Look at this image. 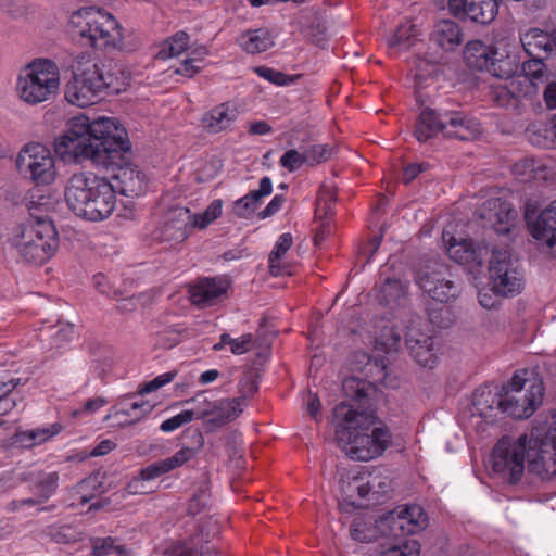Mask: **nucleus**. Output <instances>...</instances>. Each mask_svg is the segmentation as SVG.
Segmentation results:
<instances>
[{
	"instance_id": "obj_17",
	"label": "nucleus",
	"mask_w": 556,
	"mask_h": 556,
	"mask_svg": "<svg viewBox=\"0 0 556 556\" xmlns=\"http://www.w3.org/2000/svg\"><path fill=\"white\" fill-rule=\"evenodd\" d=\"M124 142L123 153H119L121 160H116V162L108 164V166H97L113 172L114 190L117 189L125 197L136 198L146 190V176L137 166L129 163L130 142L127 136L124 138Z\"/></svg>"
},
{
	"instance_id": "obj_40",
	"label": "nucleus",
	"mask_w": 556,
	"mask_h": 556,
	"mask_svg": "<svg viewBox=\"0 0 556 556\" xmlns=\"http://www.w3.org/2000/svg\"><path fill=\"white\" fill-rule=\"evenodd\" d=\"M518 62L515 56L500 55L497 51L494 52L488 72L495 77L504 79V81L515 77L518 74Z\"/></svg>"
},
{
	"instance_id": "obj_60",
	"label": "nucleus",
	"mask_w": 556,
	"mask_h": 556,
	"mask_svg": "<svg viewBox=\"0 0 556 556\" xmlns=\"http://www.w3.org/2000/svg\"><path fill=\"white\" fill-rule=\"evenodd\" d=\"M175 376H176V372L169 371V372H165L163 375L155 377L151 381L143 384V387L139 390V394L143 395V394L156 391L157 389H160L163 386L173 381Z\"/></svg>"
},
{
	"instance_id": "obj_20",
	"label": "nucleus",
	"mask_w": 556,
	"mask_h": 556,
	"mask_svg": "<svg viewBox=\"0 0 556 556\" xmlns=\"http://www.w3.org/2000/svg\"><path fill=\"white\" fill-rule=\"evenodd\" d=\"M450 13L462 21L490 24L497 14L495 0H447Z\"/></svg>"
},
{
	"instance_id": "obj_22",
	"label": "nucleus",
	"mask_w": 556,
	"mask_h": 556,
	"mask_svg": "<svg viewBox=\"0 0 556 556\" xmlns=\"http://www.w3.org/2000/svg\"><path fill=\"white\" fill-rule=\"evenodd\" d=\"M480 216L495 232L507 235L515 225L517 212L511 204L500 198L486 200L480 208Z\"/></svg>"
},
{
	"instance_id": "obj_38",
	"label": "nucleus",
	"mask_w": 556,
	"mask_h": 556,
	"mask_svg": "<svg viewBox=\"0 0 556 556\" xmlns=\"http://www.w3.org/2000/svg\"><path fill=\"white\" fill-rule=\"evenodd\" d=\"M352 358L355 361V364L352 365L353 370L365 371V375L371 377L375 382L386 383L388 372L382 359H372L365 352H355Z\"/></svg>"
},
{
	"instance_id": "obj_41",
	"label": "nucleus",
	"mask_w": 556,
	"mask_h": 556,
	"mask_svg": "<svg viewBox=\"0 0 556 556\" xmlns=\"http://www.w3.org/2000/svg\"><path fill=\"white\" fill-rule=\"evenodd\" d=\"M189 35L186 31H177L167 38L156 52V59L167 60L185 52L189 47Z\"/></svg>"
},
{
	"instance_id": "obj_10",
	"label": "nucleus",
	"mask_w": 556,
	"mask_h": 556,
	"mask_svg": "<svg viewBox=\"0 0 556 556\" xmlns=\"http://www.w3.org/2000/svg\"><path fill=\"white\" fill-rule=\"evenodd\" d=\"M527 460L530 472L541 479L556 476V435L542 428H533L528 437Z\"/></svg>"
},
{
	"instance_id": "obj_39",
	"label": "nucleus",
	"mask_w": 556,
	"mask_h": 556,
	"mask_svg": "<svg viewBox=\"0 0 556 556\" xmlns=\"http://www.w3.org/2000/svg\"><path fill=\"white\" fill-rule=\"evenodd\" d=\"M60 430L61 427L59 425H53L50 428L18 431L14 435V443L22 447H33L58 434Z\"/></svg>"
},
{
	"instance_id": "obj_43",
	"label": "nucleus",
	"mask_w": 556,
	"mask_h": 556,
	"mask_svg": "<svg viewBox=\"0 0 556 556\" xmlns=\"http://www.w3.org/2000/svg\"><path fill=\"white\" fill-rule=\"evenodd\" d=\"M25 206L31 217L28 222H38V216L49 219L47 217V212L52 206V201L49 195L31 192L26 199Z\"/></svg>"
},
{
	"instance_id": "obj_52",
	"label": "nucleus",
	"mask_w": 556,
	"mask_h": 556,
	"mask_svg": "<svg viewBox=\"0 0 556 556\" xmlns=\"http://www.w3.org/2000/svg\"><path fill=\"white\" fill-rule=\"evenodd\" d=\"M220 214L222 201L214 200L203 213L193 215L191 218L193 219L192 223L195 227L203 229L213 220H215Z\"/></svg>"
},
{
	"instance_id": "obj_15",
	"label": "nucleus",
	"mask_w": 556,
	"mask_h": 556,
	"mask_svg": "<svg viewBox=\"0 0 556 556\" xmlns=\"http://www.w3.org/2000/svg\"><path fill=\"white\" fill-rule=\"evenodd\" d=\"M194 443L197 447H182L176 452L173 456L155 462L140 470L139 477L134 478L127 484V492L129 494H143L147 491L143 489V482L159 478L193 458L199 450L204 445V438L201 431H193Z\"/></svg>"
},
{
	"instance_id": "obj_58",
	"label": "nucleus",
	"mask_w": 556,
	"mask_h": 556,
	"mask_svg": "<svg viewBox=\"0 0 556 556\" xmlns=\"http://www.w3.org/2000/svg\"><path fill=\"white\" fill-rule=\"evenodd\" d=\"M52 330L51 338L56 346H61L74 338V325L71 323H58Z\"/></svg>"
},
{
	"instance_id": "obj_30",
	"label": "nucleus",
	"mask_w": 556,
	"mask_h": 556,
	"mask_svg": "<svg viewBox=\"0 0 556 556\" xmlns=\"http://www.w3.org/2000/svg\"><path fill=\"white\" fill-rule=\"evenodd\" d=\"M377 299L380 304L395 309L408 302V282L400 278H386L379 288Z\"/></svg>"
},
{
	"instance_id": "obj_49",
	"label": "nucleus",
	"mask_w": 556,
	"mask_h": 556,
	"mask_svg": "<svg viewBox=\"0 0 556 556\" xmlns=\"http://www.w3.org/2000/svg\"><path fill=\"white\" fill-rule=\"evenodd\" d=\"M548 131L556 138V118L554 119L551 129H547L546 126L538 127L536 125H531L526 129V135L532 144L546 147L549 142L546 136V132Z\"/></svg>"
},
{
	"instance_id": "obj_8",
	"label": "nucleus",
	"mask_w": 556,
	"mask_h": 556,
	"mask_svg": "<svg viewBox=\"0 0 556 556\" xmlns=\"http://www.w3.org/2000/svg\"><path fill=\"white\" fill-rule=\"evenodd\" d=\"M544 387L542 381H527L514 375L507 386H503L501 412L516 419L530 417L542 404Z\"/></svg>"
},
{
	"instance_id": "obj_36",
	"label": "nucleus",
	"mask_w": 556,
	"mask_h": 556,
	"mask_svg": "<svg viewBox=\"0 0 556 556\" xmlns=\"http://www.w3.org/2000/svg\"><path fill=\"white\" fill-rule=\"evenodd\" d=\"M191 216L187 208H176L172 211L163 225V236L166 240L182 241L187 237V226Z\"/></svg>"
},
{
	"instance_id": "obj_29",
	"label": "nucleus",
	"mask_w": 556,
	"mask_h": 556,
	"mask_svg": "<svg viewBox=\"0 0 556 556\" xmlns=\"http://www.w3.org/2000/svg\"><path fill=\"white\" fill-rule=\"evenodd\" d=\"M430 41L444 51H454L463 43V30L456 22L441 20L434 24Z\"/></svg>"
},
{
	"instance_id": "obj_57",
	"label": "nucleus",
	"mask_w": 556,
	"mask_h": 556,
	"mask_svg": "<svg viewBox=\"0 0 556 556\" xmlns=\"http://www.w3.org/2000/svg\"><path fill=\"white\" fill-rule=\"evenodd\" d=\"M193 420V413L190 409L182 410L181 413L173 416L166 420H164L160 429L163 432H173L180 428L181 426L189 424Z\"/></svg>"
},
{
	"instance_id": "obj_45",
	"label": "nucleus",
	"mask_w": 556,
	"mask_h": 556,
	"mask_svg": "<svg viewBox=\"0 0 556 556\" xmlns=\"http://www.w3.org/2000/svg\"><path fill=\"white\" fill-rule=\"evenodd\" d=\"M293 240L290 233H282L276 244L271 253L269 254V271L271 275L277 276L280 274V258L287 253V251L292 247Z\"/></svg>"
},
{
	"instance_id": "obj_2",
	"label": "nucleus",
	"mask_w": 556,
	"mask_h": 556,
	"mask_svg": "<svg viewBox=\"0 0 556 556\" xmlns=\"http://www.w3.org/2000/svg\"><path fill=\"white\" fill-rule=\"evenodd\" d=\"M336 439L345 454L356 460L380 456L391 443V433L375 412L355 410L345 403L333 409Z\"/></svg>"
},
{
	"instance_id": "obj_18",
	"label": "nucleus",
	"mask_w": 556,
	"mask_h": 556,
	"mask_svg": "<svg viewBox=\"0 0 556 556\" xmlns=\"http://www.w3.org/2000/svg\"><path fill=\"white\" fill-rule=\"evenodd\" d=\"M354 491H357L361 498H367L371 504H377L391 491V480L380 470L372 471L367 477L355 476L342 486V492L349 497L353 496Z\"/></svg>"
},
{
	"instance_id": "obj_33",
	"label": "nucleus",
	"mask_w": 556,
	"mask_h": 556,
	"mask_svg": "<svg viewBox=\"0 0 556 556\" xmlns=\"http://www.w3.org/2000/svg\"><path fill=\"white\" fill-rule=\"evenodd\" d=\"M527 85L534 88V93L539 97L541 88L551 80V73L542 58H530L520 65V72L517 74Z\"/></svg>"
},
{
	"instance_id": "obj_14",
	"label": "nucleus",
	"mask_w": 556,
	"mask_h": 556,
	"mask_svg": "<svg viewBox=\"0 0 556 556\" xmlns=\"http://www.w3.org/2000/svg\"><path fill=\"white\" fill-rule=\"evenodd\" d=\"M182 403L194 404V407L190 409L193 413V419H203L204 425L210 429L219 428L242 413L241 399L210 401L204 391Z\"/></svg>"
},
{
	"instance_id": "obj_13",
	"label": "nucleus",
	"mask_w": 556,
	"mask_h": 556,
	"mask_svg": "<svg viewBox=\"0 0 556 556\" xmlns=\"http://www.w3.org/2000/svg\"><path fill=\"white\" fill-rule=\"evenodd\" d=\"M491 94L497 106L517 114H522L530 108L533 111L542 108L540 98L534 93V88L527 85L526 80L518 75L494 86Z\"/></svg>"
},
{
	"instance_id": "obj_9",
	"label": "nucleus",
	"mask_w": 556,
	"mask_h": 556,
	"mask_svg": "<svg viewBox=\"0 0 556 556\" xmlns=\"http://www.w3.org/2000/svg\"><path fill=\"white\" fill-rule=\"evenodd\" d=\"M491 291L502 296H513L522 289V273L517 258L508 248H494L489 261Z\"/></svg>"
},
{
	"instance_id": "obj_50",
	"label": "nucleus",
	"mask_w": 556,
	"mask_h": 556,
	"mask_svg": "<svg viewBox=\"0 0 556 556\" xmlns=\"http://www.w3.org/2000/svg\"><path fill=\"white\" fill-rule=\"evenodd\" d=\"M254 72L262 78L277 85L288 86L296 80V76L286 75L282 72L276 71L267 66H257Z\"/></svg>"
},
{
	"instance_id": "obj_37",
	"label": "nucleus",
	"mask_w": 556,
	"mask_h": 556,
	"mask_svg": "<svg viewBox=\"0 0 556 556\" xmlns=\"http://www.w3.org/2000/svg\"><path fill=\"white\" fill-rule=\"evenodd\" d=\"M494 50L480 40H473L466 45L464 59L467 65L476 71H486L494 54Z\"/></svg>"
},
{
	"instance_id": "obj_19",
	"label": "nucleus",
	"mask_w": 556,
	"mask_h": 556,
	"mask_svg": "<svg viewBox=\"0 0 556 556\" xmlns=\"http://www.w3.org/2000/svg\"><path fill=\"white\" fill-rule=\"evenodd\" d=\"M442 239L448 256L456 263L467 265L471 269L480 268L489 255L486 247L475 245L470 239H457L446 229L443 230Z\"/></svg>"
},
{
	"instance_id": "obj_32",
	"label": "nucleus",
	"mask_w": 556,
	"mask_h": 556,
	"mask_svg": "<svg viewBox=\"0 0 556 556\" xmlns=\"http://www.w3.org/2000/svg\"><path fill=\"white\" fill-rule=\"evenodd\" d=\"M442 111L426 108L420 112L414 131V136L419 142H426L439 132H443Z\"/></svg>"
},
{
	"instance_id": "obj_3",
	"label": "nucleus",
	"mask_w": 556,
	"mask_h": 556,
	"mask_svg": "<svg viewBox=\"0 0 556 556\" xmlns=\"http://www.w3.org/2000/svg\"><path fill=\"white\" fill-rule=\"evenodd\" d=\"M73 76L66 84L65 99L73 105L85 108L94 104L102 96L119 93L124 83L111 63L98 61L88 53H79L72 63Z\"/></svg>"
},
{
	"instance_id": "obj_5",
	"label": "nucleus",
	"mask_w": 556,
	"mask_h": 556,
	"mask_svg": "<svg viewBox=\"0 0 556 556\" xmlns=\"http://www.w3.org/2000/svg\"><path fill=\"white\" fill-rule=\"evenodd\" d=\"M73 35L79 38L84 45H90L96 49H117L130 51L122 36V29L115 17L98 8H84L71 16Z\"/></svg>"
},
{
	"instance_id": "obj_48",
	"label": "nucleus",
	"mask_w": 556,
	"mask_h": 556,
	"mask_svg": "<svg viewBox=\"0 0 556 556\" xmlns=\"http://www.w3.org/2000/svg\"><path fill=\"white\" fill-rule=\"evenodd\" d=\"M334 148L330 144H314L305 149L306 165L315 166L327 162L333 155Z\"/></svg>"
},
{
	"instance_id": "obj_47",
	"label": "nucleus",
	"mask_w": 556,
	"mask_h": 556,
	"mask_svg": "<svg viewBox=\"0 0 556 556\" xmlns=\"http://www.w3.org/2000/svg\"><path fill=\"white\" fill-rule=\"evenodd\" d=\"M92 556H119L125 553L121 545L115 543V539L111 536L106 538H93L91 539Z\"/></svg>"
},
{
	"instance_id": "obj_59",
	"label": "nucleus",
	"mask_w": 556,
	"mask_h": 556,
	"mask_svg": "<svg viewBox=\"0 0 556 556\" xmlns=\"http://www.w3.org/2000/svg\"><path fill=\"white\" fill-rule=\"evenodd\" d=\"M239 391L241 393V396L238 399H241V406L243 405L244 401L255 393L258 389L257 381L255 379V376L252 372L245 374L241 380L239 381Z\"/></svg>"
},
{
	"instance_id": "obj_63",
	"label": "nucleus",
	"mask_w": 556,
	"mask_h": 556,
	"mask_svg": "<svg viewBox=\"0 0 556 556\" xmlns=\"http://www.w3.org/2000/svg\"><path fill=\"white\" fill-rule=\"evenodd\" d=\"M207 501H208L207 488L203 486L191 498L189 506H188L189 514H191V515L199 514L202 510V508H204L206 506Z\"/></svg>"
},
{
	"instance_id": "obj_51",
	"label": "nucleus",
	"mask_w": 556,
	"mask_h": 556,
	"mask_svg": "<svg viewBox=\"0 0 556 556\" xmlns=\"http://www.w3.org/2000/svg\"><path fill=\"white\" fill-rule=\"evenodd\" d=\"M154 408V405L140 400L134 401L128 406L123 407L118 414H122L127 417H132L131 424L141 420L143 417L149 415Z\"/></svg>"
},
{
	"instance_id": "obj_53",
	"label": "nucleus",
	"mask_w": 556,
	"mask_h": 556,
	"mask_svg": "<svg viewBox=\"0 0 556 556\" xmlns=\"http://www.w3.org/2000/svg\"><path fill=\"white\" fill-rule=\"evenodd\" d=\"M16 384L14 379L7 382L0 381V416L5 415L16 406V400L11 394Z\"/></svg>"
},
{
	"instance_id": "obj_55",
	"label": "nucleus",
	"mask_w": 556,
	"mask_h": 556,
	"mask_svg": "<svg viewBox=\"0 0 556 556\" xmlns=\"http://www.w3.org/2000/svg\"><path fill=\"white\" fill-rule=\"evenodd\" d=\"M514 170L516 174L528 175V178H531V174L534 173L533 177L535 179H547V175L545 174L547 168L543 165H536L533 160H525L523 162L515 164Z\"/></svg>"
},
{
	"instance_id": "obj_26",
	"label": "nucleus",
	"mask_w": 556,
	"mask_h": 556,
	"mask_svg": "<svg viewBox=\"0 0 556 556\" xmlns=\"http://www.w3.org/2000/svg\"><path fill=\"white\" fill-rule=\"evenodd\" d=\"M405 344L412 357L424 367H433L437 363V352L433 339L417 330H409L405 337Z\"/></svg>"
},
{
	"instance_id": "obj_7",
	"label": "nucleus",
	"mask_w": 556,
	"mask_h": 556,
	"mask_svg": "<svg viewBox=\"0 0 556 556\" xmlns=\"http://www.w3.org/2000/svg\"><path fill=\"white\" fill-rule=\"evenodd\" d=\"M60 85L61 74L58 64L50 59L38 58L21 70L16 91L23 102L37 105L54 99Z\"/></svg>"
},
{
	"instance_id": "obj_44",
	"label": "nucleus",
	"mask_w": 556,
	"mask_h": 556,
	"mask_svg": "<svg viewBox=\"0 0 556 556\" xmlns=\"http://www.w3.org/2000/svg\"><path fill=\"white\" fill-rule=\"evenodd\" d=\"M414 36L415 28L413 25H400L395 33L388 39V47L394 52L404 51L413 45Z\"/></svg>"
},
{
	"instance_id": "obj_6",
	"label": "nucleus",
	"mask_w": 556,
	"mask_h": 556,
	"mask_svg": "<svg viewBox=\"0 0 556 556\" xmlns=\"http://www.w3.org/2000/svg\"><path fill=\"white\" fill-rule=\"evenodd\" d=\"M9 242L23 261L35 265L49 261L59 247L54 225L42 216H38V222H26L13 227Z\"/></svg>"
},
{
	"instance_id": "obj_31",
	"label": "nucleus",
	"mask_w": 556,
	"mask_h": 556,
	"mask_svg": "<svg viewBox=\"0 0 556 556\" xmlns=\"http://www.w3.org/2000/svg\"><path fill=\"white\" fill-rule=\"evenodd\" d=\"M525 52L531 58H540L539 53H548L556 49V30L546 33L532 28L520 36Z\"/></svg>"
},
{
	"instance_id": "obj_12",
	"label": "nucleus",
	"mask_w": 556,
	"mask_h": 556,
	"mask_svg": "<svg viewBox=\"0 0 556 556\" xmlns=\"http://www.w3.org/2000/svg\"><path fill=\"white\" fill-rule=\"evenodd\" d=\"M528 435H520L516 441L502 438L494 446L491 462L495 472L508 475L510 483L521 480L527 458Z\"/></svg>"
},
{
	"instance_id": "obj_28",
	"label": "nucleus",
	"mask_w": 556,
	"mask_h": 556,
	"mask_svg": "<svg viewBox=\"0 0 556 556\" xmlns=\"http://www.w3.org/2000/svg\"><path fill=\"white\" fill-rule=\"evenodd\" d=\"M503 387L483 386L473 392L472 395V414H477L482 418H492L494 412L501 410L500 401H502Z\"/></svg>"
},
{
	"instance_id": "obj_54",
	"label": "nucleus",
	"mask_w": 556,
	"mask_h": 556,
	"mask_svg": "<svg viewBox=\"0 0 556 556\" xmlns=\"http://www.w3.org/2000/svg\"><path fill=\"white\" fill-rule=\"evenodd\" d=\"M279 164L281 167L288 169L291 173L295 172L302 165L306 164L305 150L302 153L295 149L286 151L285 154L280 157Z\"/></svg>"
},
{
	"instance_id": "obj_23",
	"label": "nucleus",
	"mask_w": 556,
	"mask_h": 556,
	"mask_svg": "<svg viewBox=\"0 0 556 556\" xmlns=\"http://www.w3.org/2000/svg\"><path fill=\"white\" fill-rule=\"evenodd\" d=\"M388 522L393 535H410L428 526V517L419 505H407L392 513Z\"/></svg>"
},
{
	"instance_id": "obj_35",
	"label": "nucleus",
	"mask_w": 556,
	"mask_h": 556,
	"mask_svg": "<svg viewBox=\"0 0 556 556\" xmlns=\"http://www.w3.org/2000/svg\"><path fill=\"white\" fill-rule=\"evenodd\" d=\"M237 43L247 53L256 54L267 51L274 46V38L270 35L269 30L264 28L258 29H250L242 33L238 39Z\"/></svg>"
},
{
	"instance_id": "obj_62",
	"label": "nucleus",
	"mask_w": 556,
	"mask_h": 556,
	"mask_svg": "<svg viewBox=\"0 0 556 556\" xmlns=\"http://www.w3.org/2000/svg\"><path fill=\"white\" fill-rule=\"evenodd\" d=\"M256 206L248 194L237 200L233 204V212L237 216L242 218L250 217L255 211Z\"/></svg>"
},
{
	"instance_id": "obj_4",
	"label": "nucleus",
	"mask_w": 556,
	"mask_h": 556,
	"mask_svg": "<svg viewBox=\"0 0 556 556\" xmlns=\"http://www.w3.org/2000/svg\"><path fill=\"white\" fill-rule=\"evenodd\" d=\"M64 199L76 216L89 222L106 219L116 205L113 185L88 172L75 173L67 179Z\"/></svg>"
},
{
	"instance_id": "obj_34",
	"label": "nucleus",
	"mask_w": 556,
	"mask_h": 556,
	"mask_svg": "<svg viewBox=\"0 0 556 556\" xmlns=\"http://www.w3.org/2000/svg\"><path fill=\"white\" fill-rule=\"evenodd\" d=\"M236 116L229 103H220L203 115L202 124L210 132L217 134L229 128Z\"/></svg>"
},
{
	"instance_id": "obj_64",
	"label": "nucleus",
	"mask_w": 556,
	"mask_h": 556,
	"mask_svg": "<svg viewBox=\"0 0 556 556\" xmlns=\"http://www.w3.org/2000/svg\"><path fill=\"white\" fill-rule=\"evenodd\" d=\"M254 346V340H253V337L252 334L248 333V334H243L239 338H236L233 339V341L231 342V353L236 354V355H241V354H244L247 352H249L250 350H252V348Z\"/></svg>"
},
{
	"instance_id": "obj_56",
	"label": "nucleus",
	"mask_w": 556,
	"mask_h": 556,
	"mask_svg": "<svg viewBox=\"0 0 556 556\" xmlns=\"http://www.w3.org/2000/svg\"><path fill=\"white\" fill-rule=\"evenodd\" d=\"M419 554L420 544L416 540H409L402 545L388 548L380 556H419Z\"/></svg>"
},
{
	"instance_id": "obj_1",
	"label": "nucleus",
	"mask_w": 556,
	"mask_h": 556,
	"mask_svg": "<svg viewBox=\"0 0 556 556\" xmlns=\"http://www.w3.org/2000/svg\"><path fill=\"white\" fill-rule=\"evenodd\" d=\"M127 131L109 117L90 121L78 115L70 121L66 134L55 142V151L63 159L75 163L90 160L94 165H105L121 160Z\"/></svg>"
},
{
	"instance_id": "obj_61",
	"label": "nucleus",
	"mask_w": 556,
	"mask_h": 556,
	"mask_svg": "<svg viewBox=\"0 0 556 556\" xmlns=\"http://www.w3.org/2000/svg\"><path fill=\"white\" fill-rule=\"evenodd\" d=\"M273 191V184L269 177H263L260 181L257 190H252L248 193L250 199L254 202L255 206L258 207L264 197H267Z\"/></svg>"
},
{
	"instance_id": "obj_16",
	"label": "nucleus",
	"mask_w": 556,
	"mask_h": 556,
	"mask_svg": "<svg viewBox=\"0 0 556 556\" xmlns=\"http://www.w3.org/2000/svg\"><path fill=\"white\" fill-rule=\"evenodd\" d=\"M416 283L425 294L439 303H451L460 293L458 285L443 264L421 268L416 275Z\"/></svg>"
},
{
	"instance_id": "obj_42",
	"label": "nucleus",
	"mask_w": 556,
	"mask_h": 556,
	"mask_svg": "<svg viewBox=\"0 0 556 556\" xmlns=\"http://www.w3.org/2000/svg\"><path fill=\"white\" fill-rule=\"evenodd\" d=\"M59 483L58 472H39L34 483L35 493L41 501H48L56 491Z\"/></svg>"
},
{
	"instance_id": "obj_27",
	"label": "nucleus",
	"mask_w": 556,
	"mask_h": 556,
	"mask_svg": "<svg viewBox=\"0 0 556 556\" xmlns=\"http://www.w3.org/2000/svg\"><path fill=\"white\" fill-rule=\"evenodd\" d=\"M530 231L533 238L544 241L556 254V200L540 213L530 225Z\"/></svg>"
},
{
	"instance_id": "obj_11",
	"label": "nucleus",
	"mask_w": 556,
	"mask_h": 556,
	"mask_svg": "<svg viewBox=\"0 0 556 556\" xmlns=\"http://www.w3.org/2000/svg\"><path fill=\"white\" fill-rule=\"evenodd\" d=\"M18 173L37 186L50 185L55 180L56 170L51 151L40 143L26 144L17 155Z\"/></svg>"
},
{
	"instance_id": "obj_21",
	"label": "nucleus",
	"mask_w": 556,
	"mask_h": 556,
	"mask_svg": "<svg viewBox=\"0 0 556 556\" xmlns=\"http://www.w3.org/2000/svg\"><path fill=\"white\" fill-rule=\"evenodd\" d=\"M443 135L448 139L470 141L479 137L481 127L478 119L464 111L443 110Z\"/></svg>"
},
{
	"instance_id": "obj_24",
	"label": "nucleus",
	"mask_w": 556,
	"mask_h": 556,
	"mask_svg": "<svg viewBox=\"0 0 556 556\" xmlns=\"http://www.w3.org/2000/svg\"><path fill=\"white\" fill-rule=\"evenodd\" d=\"M228 287V281L220 277L201 278L190 287V299L199 307L212 306L226 293Z\"/></svg>"
},
{
	"instance_id": "obj_25",
	"label": "nucleus",
	"mask_w": 556,
	"mask_h": 556,
	"mask_svg": "<svg viewBox=\"0 0 556 556\" xmlns=\"http://www.w3.org/2000/svg\"><path fill=\"white\" fill-rule=\"evenodd\" d=\"M342 391L355 406L344 402L352 409L374 412L371 408V396L375 393L374 382L357 377H348L342 381Z\"/></svg>"
},
{
	"instance_id": "obj_46",
	"label": "nucleus",
	"mask_w": 556,
	"mask_h": 556,
	"mask_svg": "<svg viewBox=\"0 0 556 556\" xmlns=\"http://www.w3.org/2000/svg\"><path fill=\"white\" fill-rule=\"evenodd\" d=\"M42 535L58 544H70L77 541L78 533L71 526H48L42 530Z\"/></svg>"
}]
</instances>
